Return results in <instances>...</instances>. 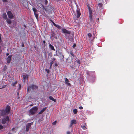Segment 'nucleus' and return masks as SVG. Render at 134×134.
Segmentation results:
<instances>
[{
	"label": "nucleus",
	"instance_id": "1",
	"mask_svg": "<svg viewBox=\"0 0 134 134\" xmlns=\"http://www.w3.org/2000/svg\"><path fill=\"white\" fill-rule=\"evenodd\" d=\"M45 9L49 14L54 13V9L53 7L51 5L47 6L45 8Z\"/></svg>",
	"mask_w": 134,
	"mask_h": 134
},
{
	"label": "nucleus",
	"instance_id": "2",
	"mask_svg": "<svg viewBox=\"0 0 134 134\" xmlns=\"http://www.w3.org/2000/svg\"><path fill=\"white\" fill-rule=\"evenodd\" d=\"M37 109V107H35L30 109L29 110V112L31 115H32L36 113Z\"/></svg>",
	"mask_w": 134,
	"mask_h": 134
},
{
	"label": "nucleus",
	"instance_id": "3",
	"mask_svg": "<svg viewBox=\"0 0 134 134\" xmlns=\"http://www.w3.org/2000/svg\"><path fill=\"white\" fill-rule=\"evenodd\" d=\"M7 121L8 122H9V119L8 116H7L2 119V124H5Z\"/></svg>",
	"mask_w": 134,
	"mask_h": 134
},
{
	"label": "nucleus",
	"instance_id": "4",
	"mask_svg": "<svg viewBox=\"0 0 134 134\" xmlns=\"http://www.w3.org/2000/svg\"><path fill=\"white\" fill-rule=\"evenodd\" d=\"M38 88L37 86L34 85H32L31 86H28V87L27 91L28 92L30 90L31 88L33 90H34L35 89H37Z\"/></svg>",
	"mask_w": 134,
	"mask_h": 134
},
{
	"label": "nucleus",
	"instance_id": "5",
	"mask_svg": "<svg viewBox=\"0 0 134 134\" xmlns=\"http://www.w3.org/2000/svg\"><path fill=\"white\" fill-rule=\"evenodd\" d=\"M8 16L9 18L13 19L14 18V16L11 12L10 11H8L7 12Z\"/></svg>",
	"mask_w": 134,
	"mask_h": 134
},
{
	"label": "nucleus",
	"instance_id": "6",
	"mask_svg": "<svg viewBox=\"0 0 134 134\" xmlns=\"http://www.w3.org/2000/svg\"><path fill=\"white\" fill-rule=\"evenodd\" d=\"M32 9L34 11V13L35 16L36 18L37 19L38 17V15L37 13V10L35 8H33Z\"/></svg>",
	"mask_w": 134,
	"mask_h": 134
},
{
	"label": "nucleus",
	"instance_id": "7",
	"mask_svg": "<svg viewBox=\"0 0 134 134\" xmlns=\"http://www.w3.org/2000/svg\"><path fill=\"white\" fill-rule=\"evenodd\" d=\"M33 122H31L30 123L26 125V131H27L29 130V128L30 127L31 125V124H33Z\"/></svg>",
	"mask_w": 134,
	"mask_h": 134
},
{
	"label": "nucleus",
	"instance_id": "8",
	"mask_svg": "<svg viewBox=\"0 0 134 134\" xmlns=\"http://www.w3.org/2000/svg\"><path fill=\"white\" fill-rule=\"evenodd\" d=\"M88 8L89 10V15H90L89 17L90 18V20H92V17L91 14H92V10H91V8L89 6L88 7Z\"/></svg>",
	"mask_w": 134,
	"mask_h": 134
},
{
	"label": "nucleus",
	"instance_id": "9",
	"mask_svg": "<svg viewBox=\"0 0 134 134\" xmlns=\"http://www.w3.org/2000/svg\"><path fill=\"white\" fill-rule=\"evenodd\" d=\"M62 30L63 32L64 33L67 34H70V31H68L67 30H66L65 29H62Z\"/></svg>",
	"mask_w": 134,
	"mask_h": 134
},
{
	"label": "nucleus",
	"instance_id": "10",
	"mask_svg": "<svg viewBox=\"0 0 134 134\" xmlns=\"http://www.w3.org/2000/svg\"><path fill=\"white\" fill-rule=\"evenodd\" d=\"M10 110V107L9 105L7 106L5 110V111L7 112V113H8Z\"/></svg>",
	"mask_w": 134,
	"mask_h": 134
},
{
	"label": "nucleus",
	"instance_id": "11",
	"mask_svg": "<svg viewBox=\"0 0 134 134\" xmlns=\"http://www.w3.org/2000/svg\"><path fill=\"white\" fill-rule=\"evenodd\" d=\"M76 121L75 120H71V124L70 125V127H71L72 126V125L73 124H76Z\"/></svg>",
	"mask_w": 134,
	"mask_h": 134
},
{
	"label": "nucleus",
	"instance_id": "12",
	"mask_svg": "<svg viewBox=\"0 0 134 134\" xmlns=\"http://www.w3.org/2000/svg\"><path fill=\"white\" fill-rule=\"evenodd\" d=\"M11 57L12 56L10 55L7 58V63H10V61L11 60Z\"/></svg>",
	"mask_w": 134,
	"mask_h": 134
},
{
	"label": "nucleus",
	"instance_id": "13",
	"mask_svg": "<svg viewBox=\"0 0 134 134\" xmlns=\"http://www.w3.org/2000/svg\"><path fill=\"white\" fill-rule=\"evenodd\" d=\"M7 113V112L5 110H3L1 111V116H3L5 115Z\"/></svg>",
	"mask_w": 134,
	"mask_h": 134
},
{
	"label": "nucleus",
	"instance_id": "14",
	"mask_svg": "<svg viewBox=\"0 0 134 134\" xmlns=\"http://www.w3.org/2000/svg\"><path fill=\"white\" fill-rule=\"evenodd\" d=\"M65 83L68 86H70V84L69 83V81L67 78H65Z\"/></svg>",
	"mask_w": 134,
	"mask_h": 134
},
{
	"label": "nucleus",
	"instance_id": "15",
	"mask_svg": "<svg viewBox=\"0 0 134 134\" xmlns=\"http://www.w3.org/2000/svg\"><path fill=\"white\" fill-rule=\"evenodd\" d=\"M58 56L62 60H63L64 55H63L61 53L59 52V54H58Z\"/></svg>",
	"mask_w": 134,
	"mask_h": 134
},
{
	"label": "nucleus",
	"instance_id": "16",
	"mask_svg": "<svg viewBox=\"0 0 134 134\" xmlns=\"http://www.w3.org/2000/svg\"><path fill=\"white\" fill-rule=\"evenodd\" d=\"M77 17L78 18H79L81 15L80 12L79 10H77Z\"/></svg>",
	"mask_w": 134,
	"mask_h": 134
},
{
	"label": "nucleus",
	"instance_id": "17",
	"mask_svg": "<svg viewBox=\"0 0 134 134\" xmlns=\"http://www.w3.org/2000/svg\"><path fill=\"white\" fill-rule=\"evenodd\" d=\"M49 98L51 100H52L54 102H56V100L55 99H54L52 97L50 96L49 97Z\"/></svg>",
	"mask_w": 134,
	"mask_h": 134
},
{
	"label": "nucleus",
	"instance_id": "18",
	"mask_svg": "<svg viewBox=\"0 0 134 134\" xmlns=\"http://www.w3.org/2000/svg\"><path fill=\"white\" fill-rule=\"evenodd\" d=\"M6 21L7 23L9 24H10L11 23V20L9 19H7Z\"/></svg>",
	"mask_w": 134,
	"mask_h": 134
},
{
	"label": "nucleus",
	"instance_id": "19",
	"mask_svg": "<svg viewBox=\"0 0 134 134\" xmlns=\"http://www.w3.org/2000/svg\"><path fill=\"white\" fill-rule=\"evenodd\" d=\"M69 39L71 41H72L73 40V36H69Z\"/></svg>",
	"mask_w": 134,
	"mask_h": 134
},
{
	"label": "nucleus",
	"instance_id": "20",
	"mask_svg": "<svg viewBox=\"0 0 134 134\" xmlns=\"http://www.w3.org/2000/svg\"><path fill=\"white\" fill-rule=\"evenodd\" d=\"M3 17L5 19H7V16L6 13H4L3 14Z\"/></svg>",
	"mask_w": 134,
	"mask_h": 134
},
{
	"label": "nucleus",
	"instance_id": "21",
	"mask_svg": "<svg viewBox=\"0 0 134 134\" xmlns=\"http://www.w3.org/2000/svg\"><path fill=\"white\" fill-rule=\"evenodd\" d=\"M49 47L51 49L53 50H54V47L52 46V45L50 44L49 45Z\"/></svg>",
	"mask_w": 134,
	"mask_h": 134
},
{
	"label": "nucleus",
	"instance_id": "22",
	"mask_svg": "<svg viewBox=\"0 0 134 134\" xmlns=\"http://www.w3.org/2000/svg\"><path fill=\"white\" fill-rule=\"evenodd\" d=\"M73 112L74 114H76L77 112V109H74L73 110Z\"/></svg>",
	"mask_w": 134,
	"mask_h": 134
},
{
	"label": "nucleus",
	"instance_id": "23",
	"mask_svg": "<svg viewBox=\"0 0 134 134\" xmlns=\"http://www.w3.org/2000/svg\"><path fill=\"white\" fill-rule=\"evenodd\" d=\"M17 83V81H16L15 82V83H13L12 84V85L13 86H15L16 84Z\"/></svg>",
	"mask_w": 134,
	"mask_h": 134
},
{
	"label": "nucleus",
	"instance_id": "24",
	"mask_svg": "<svg viewBox=\"0 0 134 134\" xmlns=\"http://www.w3.org/2000/svg\"><path fill=\"white\" fill-rule=\"evenodd\" d=\"M23 78L24 82L26 79V76L25 75H23Z\"/></svg>",
	"mask_w": 134,
	"mask_h": 134
},
{
	"label": "nucleus",
	"instance_id": "25",
	"mask_svg": "<svg viewBox=\"0 0 134 134\" xmlns=\"http://www.w3.org/2000/svg\"><path fill=\"white\" fill-rule=\"evenodd\" d=\"M7 69V67L6 65H5L3 70L4 71L6 70Z\"/></svg>",
	"mask_w": 134,
	"mask_h": 134
},
{
	"label": "nucleus",
	"instance_id": "26",
	"mask_svg": "<svg viewBox=\"0 0 134 134\" xmlns=\"http://www.w3.org/2000/svg\"><path fill=\"white\" fill-rule=\"evenodd\" d=\"M102 5L103 4L101 3H100L98 4V5L100 8L101 7Z\"/></svg>",
	"mask_w": 134,
	"mask_h": 134
},
{
	"label": "nucleus",
	"instance_id": "27",
	"mask_svg": "<svg viewBox=\"0 0 134 134\" xmlns=\"http://www.w3.org/2000/svg\"><path fill=\"white\" fill-rule=\"evenodd\" d=\"M3 128V126L2 125H0V130L2 129Z\"/></svg>",
	"mask_w": 134,
	"mask_h": 134
},
{
	"label": "nucleus",
	"instance_id": "28",
	"mask_svg": "<svg viewBox=\"0 0 134 134\" xmlns=\"http://www.w3.org/2000/svg\"><path fill=\"white\" fill-rule=\"evenodd\" d=\"M88 35L89 37H91L92 36L91 34L90 33H89L88 34Z\"/></svg>",
	"mask_w": 134,
	"mask_h": 134
},
{
	"label": "nucleus",
	"instance_id": "29",
	"mask_svg": "<svg viewBox=\"0 0 134 134\" xmlns=\"http://www.w3.org/2000/svg\"><path fill=\"white\" fill-rule=\"evenodd\" d=\"M81 127L83 129H85L86 128V127L85 126H81Z\"/></svg>",
	"mask_w": 134,
	"mask_h": 134
},
{
	"label": "nucleus",
	"instance_id": "30",
	"mask_svg": "<svg viewBox=\"0 0 134 134\" xmlns=\"http://www.w3.org/2000/svg\"><path fill=\"white\" fill-rule=\"evenodd\" d=\"M56 122L57 121H55L52 123V124L54 125H55L56 124Z\"/></svg>",
	"mask_w": 134,
	"mask_h": 134
},
{
	"label": "nucleus",
	"instance_id": "31",
	"mask_svg": "<svg viewBox=\"0 0 134 134\" xmlns=\"http://www.w3.org/2000/svg\"><path fill=\"white\" fill-rule=\"evenodd\" d=\"M43 111L42 110L41 111L38 113V114H42L43 112Z\"/></svg>",
	"mask_w": 134,
	"mask_h": 134
},
{
	"label": "nucleus",
	"instance_id": "32",
	"mask_svg": "<svg viewBox=\"0 0 134 134\" xmlns=\"http://www.w3.org/2000/svg\"><path fill=\"white\" fill-rule=\"evenodd\" d=\"M70 52V54L71 55H72L73 57H74V55L72 53V51H71Z\"/></svg>",
	"mask_w": 134,
	"mask_h": 134
},
{
	"label": "nucleus",
	"instance_id": "33",
	"mask_svg": "<svg viewBox=\"0 0 134 134\" xmlns=\"http://www.w3.org/2000/svg\"><path fill=\"white\" fill-rule=\"evenodd\" d=\"M46 71H47L48 73H49V71L48 69H46Z\"/></svg>",
	"mask_w": 134,
	"mask_h": 134
},
{
	"label": "nucleus",
	"instance_id": "34",
	"mask_svg": "<svg viewBox=\"0 0 134 134\" xmlns=\"http://www.w3.org/2000/svg\"><path fill=\"white\" fill-rule=\"evenodd\" d=\"M46 109V108H44L42 110L44 112V111H45Z\"/></svg>",
	"mask_w": 134,
	"mask_h": 134
},
{
	"label": "nucleus",
	"instance_id": "35",
	"mask_svg": "<svg viewBox=\"0 0 134 134\" xmlns=\"http://www.w3.org/2000/svg\"><path fill=\"white\" fill-rule=\"evenodd\" d=\"M21 88V85L20 84L19 85V89L20 90Z\"/></svg>",
	"mask_w": 134,
	"mask_h": 134
},
{
	"label": "nucleus",
	"instance_id": "36",
	"mask_svg": "<svg viewBox=\"0 0 134 134\" xmlns=\"http://www.w3.org/2000/svg\"><path fill=\"white\" fill-rule=\"evenodd\" d=\"M57 27L58 29H60L61 28V27L60 26L58 25V26H57Z\"/></svg>",
	"mask_w": 134,
	"mask_h": 134
},
{
	"label": "nucleus",
	"instance_id": "37",
	"mask_svg": "<svg viewBox=\"0 0 134 134\" xmlns=\"http://www.w3.org/2000/svg\"><path fill=\"white\" fill-rule=\"evenodd\" d=\"M76 46V44H74V45L72 47L73 48H74Z\"/></svg>",
	"mask_w": 134,
	"mask_h": 134
},
{
	"label": "nucleus",
	"instance_id": "38",
	"mask_svg": "<svg viewBox=\"0 0 134 134\" xmlns=\"http://www.w3.org/2000/svg\"><path fill=\"white\" fill-rule=\"evenodd\" d=\"M77 62L79 63V64L80 63V61L79 60H77Z\"/></svg>",
	"mask_w": 134,
	"mask_h": 134
},
{
	"label": "nucleus",
	"instance_id": "39",
	"mask_svg": "<svg viewBox=\"0 0 134 134\" xmlns=\"http://www.w3.org/2000/svg\"><path fill=\"white\" fill-rule=\"evenodd\" d=\"M54 63V62H53V61H52L51 62V63H50V64H51V65H52V64H53Z\"/></svg>",
	"mask_w": 134,
	"mask_h": 134
},
{
	"label": "nucleus",
	"instance_id": "40",
	"mask_svg": "<svg viewBox=\"0 0 134 134\" xmlns=\"http://www.w3.org/2000/svg\"><path fill=\"white\" fill-rule=\"evenodd\" d=\"M6 85H4L3 86L2 88H0V89L2 88H5V87Z\"/></svg>",
	"mask_w": 134,
	"mask_h": 134
},
{
	"label": "nucleus",
	"instance_id": "41",
	"mask_svg": "<svg viewBox=\"0 0 134 134\" xmlns=\"http://www.w3.org/2000/svg\"><path fill=\"white\" fill-rule=\"evenodd\" d=\"M79 108L80 109H82L83 108L82 107H79Z\"/></svg>",
	"mask_w": 134,
	"mask_h": 134
},
{
	"label": "nucleus",
	"instance_id": "42",
	"mask_svg": "<svg viewBox=\"0 0 134 134\" xmlns=\"http://www.w3.org/2000/svg\"><path fill=\"white\" fill-rule=\"evenodd\" d=\"M24 44L23 43L22 44V47H24Z\"/></svg>",
	"mask_w": 134,
	"mask_h": 134
},
{
	"label": "nucleus",
	"instance_id": "43",
	"mask_svg": "<svg viewBox=\"0 0 134 134\" xmlns=\"http://www.w3.org/2000/svg\"><path fill=\"white\" fill-rule=\"evenodd\" d=\"M55 65L56 66H58V64L57 63H55Z\"/></svg>",
	"mask_w": 134,
	"mask_h": 134
},
{
	"label": "nucleus",
	"instance_id": "44",
	"mask_svg": "<svg viewBox=\"0 0 134 134\" xmlns=\"http://www.w3.org/2000/svg\"><path fill=\"white\" fill-rule=\"evenodd\" d=\"M67 134H70V132L68 131L67 133Z\"/></svg>",
	"mask_w": 134,
	"mask_h": 134
},
{
	"label": "nucleus",
	"instance_id": "45",
	"mask_svg": "<svg viewBox=\"0 0 134 134\" xmlns=\"http://www.w3.org/2000/svg\"><path fill=\"white\" fill-rule=\"evenodd\" d=\"M53 25L54 26L56 25V24H55L54 22H53Z\"/></svg>",
	"mask_w": 134,
	"mask_h": 134
},
{
	"label": "nucleus",
	"instance_id": "46",
	"mask_svg": "<svg viewBox=\"0 0 134 134\" xmlns=\"http://www.w3.org/2000/svg\"><path fill=\"white\" fill-rule=\"evenodd\" d=\"M1 35L0 34V42H1Z\"/></svg>",
	"mask_w": 134,
	"mask_h": 134
},
{
	"label": "nucleus",
	"instance_id": "47",
	"mask_svg": "<svg viewBox=\"0 0 134 134\" xmlns=\"http://www.w3.org/2000/svg\"><path fill=\"white\" fill-rule=\"evenodd\" d=\"M15 128H13L12 129V130H13V131H14V130H15Z\"/></svg>",
	"mask_w": 134,
	"mask_h": 134
},
{
	"label": "nucleus",
	"instance_id": "48",
	"mask_svg": "<svg viewBox=\"0 0 134 134\" xmlns=\"http://www.w3.org/2000/svg\"><path fill=\"white\" fill-rule=\"evenodd\" d=\"M3 2H5L7 0H3Z\"/></svg>",
	"mask_w": 134,
	"mask_h": 134
},
{
	"label": "nucleus",
	"instance_id": "49",
	"mask_svg": "<svg viewBox=\"0 0 134 134\" xmlns=\"http://www.w3.org/2000/svg\"><path fill=\"white\" fill-rule=\"evenodd\" d=\"M50 21H51L52 23H53V22L52 20H50Z\"/></svg>",
	"mask_w": 134,
	"mask_h": 134
},
{
	"label": "nucleus",
	"instance_id": "50",
	"mask_svg": "<svg viewBox=\"0 0 134 134\" xmlns=\"http://www.w3.org/2000/svg\"><path fill=\"white\" fill-rule=\"evenodd\" d=\"M53 60H55V58H53Z\"/></svg>",
	"mask_w": 134,
	"mask_h": 134
},
{
	"label": "nucleus",
	"instance_id": "51",
	"mask_svg": "<svg viewBox=\"0 0 134 134\" xmlns=\"http://www.w3.org/2000/svg\"><path fill=\"white\" fill-rule=\"evenodd\" d=\"M9 53H7L6 54V55H7V56H8L9 55Z\"/></svg>",
	"mask_w": 134,
	"mask_h": 134
},
{
	"label": "nucleus",
	"instance_id": "52",
	"mask_svg": "<svg viewBox=\"0 0 134 134\" xmlns=\"http://www.w3.org/2000/svg\"><path fill=\"white\" fill-rule=\"evenodd\" d=\"M43 43H45V41H43Z\"/></svg>",
	"mask_w": 134,
	"mask_h": 134
},
{
	"label": "nucleus",
	"instance_id": "53",
	"mask_svg": "<svg viewBox=\"0 0 134 134\" xmlns=\"http://www.w3.org/2000/svg\"><path fill=\"white\" fill-rule=\"evenodd\" d=\"M33 105L32 104H31V105H30V106H32Z\"/></svg>",
	"mask_w": 134,
	"mask_h": 134
},
{
	"label": "nucleus",
	"instance_id": "54",
	"mask_svg": "<svg viewBox=\"0 0 134 134\" xmlns=\"http://www.w3.org/2000/svg\"><path fill=\"white\" fill-rule=\"evenodd\" d=\"M57 26H58V25L56 24V25H54V26H56V27H57Z\"/></svg>",
	"mask_w": 134,
	"mask_h": 134
},
{
	"label": "nucleus",
	"instance_id": "55",
	"mask_svg": "<svg viewBox=\"0 0 134 134\" xmlns=\"http://www.w3.org/2000/svg\"><path fill=\"white\" fill-rule=\"evenodd\" d=\"M52 65L51 64L50 66V67H51Z\"/></svg>",
	"mask_w": 134,
	"mask_h": 134
},
{
	"label": "nucleus",
	"instance_id": "56",
	"mask_svg": "<svg viewBox=\"0 0 134 134\" xmlns=\"http://www.w3.org/2000/svg\"><path fill=\"white\" fill-rule=\"evenodd\" d=\"M19 93H17V95H19Z\"/></svg>",
	"mask_w": 134,
	"mask_h": 134
},
{
	"label": "nucleus",
	"instance_id": "57",
	"mask_svg": "<svg viewBox=\"0 0 134 134\" xmlns=\"http://www.w3.org/2000/svg\"><path fill=\"white\" fill-rule=\"evenodd\" d=\"M52 55V54H51V55H50L51 56Z\"/></svg>",
	"mask_w": 134,
	"mask_h": 134
},
{
	"label": "nucleus",
	"instance_id": "58",
	"mask_svg": "<svg viewBox=\"0 0 134 134\" xmlns=\"http://www.w3.org/2000/svg\"><path fill=\"white\" fill-rule=\"evenodd\" d=\"M55 38H56V39H57V37H55Z\"/></svg>",
	"mask_w": 134,
	"mask_h": 134
},
{
	"label": "nucleus",
	"instance_id": "59",
	"mask_svg": "<svg viewBox=\"0 0 134 134\" xmlns=\"http://www.w3.org/2000/svg\"><path fill=\"white\" fill-rule=\"evenodd\" d=\"M98 20H99V18H98Z\"/></svg>",
	"mask_w": 134,
	"mask_h": 134
},
{
	"label": "nucleus",
	"instance_id": "60",
	"mask_svg": "<svg viewBox=\"0 0 134 134\" xmlns=\"http://www.w3.org/2000/svg\"><path fill=\"white\" fill-rule=\"evenodd\" d=\"M27 78H28V76H27Z\"/></svg>",
	"mask_w": 134,
	"mask_h": 134
},
{
	"label": "nucleus",
	"instance_id": "61",
	"mask_svg": "<svg viewBox=\"0 0 134 134\" xmlns=\"http://www.w3.org/2000/svg\"><path fill=\"white\" fill-rule=\"evenodd\" d=\"M9 134H11V133H9Z\"/></svg>",
	"mask_w": 134,
	"mask_h": 134
},
{
	"label": "nucleus",
	"instance_id": "62",
	"mask_svg": "<svg viewBox=\"0 0 134 134\" xmlns=\"http://www.w3.org/2000/svg\"><path fill=\"white\" fill-rule=\"evenodd\" d=\"M19 98V97H18V98Z\"/></svg>",
	"mask_w": 134,
	"mask_h": 134
}]
</instances>
